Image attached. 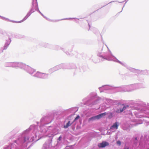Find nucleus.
I'll use <instances>...</instances> for the list:
<instances>
[{
    "mask_svg": "<svg viewBox=\"0 0 149 149\" xmlns=\"http://www.w3.org/2000/svg\"><path fill=\"white\" fill-rule=\"evenodd\" d=\"M109 145V143L106 141H103L102 143L98 145L99 148H104L107 146Z\"/></svg>",
    "mask_w": 149,
    "mask_h": 149,
    "instance_id": "nucleus-1",
    "label": "nucleus"
},
{
    "mask_svg": "<svg viewBox=\"0 0 149 149\" xmlns=\"http://www.w3.org/2000/svg\"><path fill=\"white\" fill-rule=\"evenodd\" d=\"M111 116L112 117V113H111Z\"/></svg>",
    "mask_w": 149,
    "mask_h": 149,
    "instance_id": "nucleus-13",
    "label": "nucleus"
},
{
    "mask_svg": "<svg viewBox=\"0 0 149 149\" xmlns=\"http://www.w3.org/2000/svg\"><path fill=\"white\" fill-rule=\"evenodd\" d=\"M135 139L136 140H137V137H136L135 138Z\"/></svg>",
    "mask_w": 149,
    "mask_h": 149,
    "instance_id": "nucleus-12",
    "label": "nucleus"
},
{
    "mask_svg": "<svg viewBox=\"0 0 149 149\" xmlns=\"http://www.w3.org/2000/svg\"><path fill=\"white\" fill-rule=\"evenodd\" d=\"M125 149H128V148H125Z\"/></svg>",
    "mask_w": 149,
    "mask_h": 149,
    "instance_id": "nucleus-14",
    "label": "nucleus"
},
{
    "mask_svg": "<svg viewBox=\"0 0 149 149\" xmlns=\"http://www.w3.org/2000/svg\"><path fill=\"white\" fill-rule=\"evenodd\" d=\"M27 18V17H26L22 20L20 21H18V22L14 21V22L16 23H21L22 22H23L25 20H26V19Z\"/></svg>",
    "mask_w": 149,
    "mask_h": 149,
    "instance_id": "nucleus-6",
    "label": "nucleus"
},
{
    "mask_svg": "<svg viewBox=\"0 0 149 149\" xmlns=\"http://www.w3.org/2000/svg\"><path fill=\"white\" fill-rule=\"evenodd\" d=\"M126 107L124 106L122 109H120L117 110L116 111V112L118 113H120L122 112L124 110H125V109H126Z\"/></svg>",
    "mask_w": 149,
    "mask_h": 149,
    "instance_id": "nucleus-4",
    "label": "nucleus"
},
{
    "mask_svg": "<svg viewBox=\"0 0 149 149\" xmlns=\"http://www.w3.org/2000/svg\"><path fill=\"white\" fill-rule=\"evenodd\" d=\"M106 115V112H104L103 113H100L99 115L95 116V117L96 119H99L100 118H102L104 116H105Z\"/></svg>",
    "mask_w": 149,
    "mask_h": 149,
    "instance_id": "nucleus-2",
    "label": "nucleus"
},
{
    "mask_svg": "<svg viewBox=\"0 0 149 149\" xmlns=\"http://www.w3.org/2000/svg\"><path fill=\"white\" fill-rule=\"evenodd\" d=\"M73 123V122L70 123V121H69L67 123L66 125H64V128H67L69 126H70L72 123Z\"/></svg>",
    "mask_w": 149,
    "mask_h": 149,
    "instance_id": "nucleus-5",
    "label": "nucleus"
},
{
    "mask_svg": "<svg viewBox=\"0 0 149 149\" xmlns=\"http://www.w3.org/2000/svg\"><path fill=\"white\" fill-rule=\"evenodd\" d=\"M118 126V124L117 122L114 123L113 125H112L111 127V129H112L113 128H114L116 129H117Z\"/></svg>",
    "mask_w": 149,
    "mask_h": 149,
    "instance_id": "nucleus-3",
    "label": "nucleus"
},
{
    "mask_svg": "<svg viewBox=\"0 0 149 149\" xmlns=\"http://www.w3.org/2000/svg\"><path fill=\"white\" fill-rule=\"evenodd\" d=\"M42 74V73H40V72H37V74H36V75H41L42 74Z\"/></svg>",
    "mask_w": 149,
    "mask_h": 149,
    "instance_id": "nucleus-10",
    "label": "nucleus"
},
{
    "mask_svg": "<svg viewBox=\"0 0 149 149\" xmlns=\"http://www.w3.org/2000/svg\"><path fill=\"white\" fill-rule=\"evenodd\" d=\"M117 143L119 146H120L121 145V142L119 141H118L117 142Z\"/></svg>",
    "mask_w": 149,
    "mask_h": 149,
    "instance_id": "nucleus-9",
    "label": "nucleus"
},
{
    "mask_svg": "<svg viewBox=\"0 0 149 149\" xmlns=\"http://www.w3.org/2000/svg\"><path fill=\"white\" fill-rule=\"evenodd\" d=\"M61 136H60L59 137V138H58V139L59 140H61Z\"/></svg>",
    "mask_w": 149,
    "mask_h": 149,
    "instance_id": "nucleus-11",
    "label": "nucleus"
},
{
    "mask_svg": "<svg viewBox=\"0 0 149 149\" xmlns=\"http://www.w3.org/2000/svg\"><path fill=\"white\" fill-rule=\"evenodd\" d=\"M95 119H96L95 118V116H94V117H91V118H89L88 119V121H90L91 120H95Z\"/></svg>",
    "mask_w": 149,
    "mask_h": 149,
    "instance_id": "nucleus-7",
    "label": "nucleus"
},
{
    "mask_svg": "<svg viewBox=\"0 0 149 149\" xmlns=\"http://www.w3.org/2000/svg\"><path fill=\"white\" fill-rule=\"evenodd\" d=\"M80 117L79 116H77L76 118H75V119H74V120L73 121V122H74L76 120L78 119Z\"/></svg>",
    "mask_w": 149,
    "mask_h": 149,
    "instance_id": "nucleus-8",
    "label": "nucleus"
}]
</instances>
